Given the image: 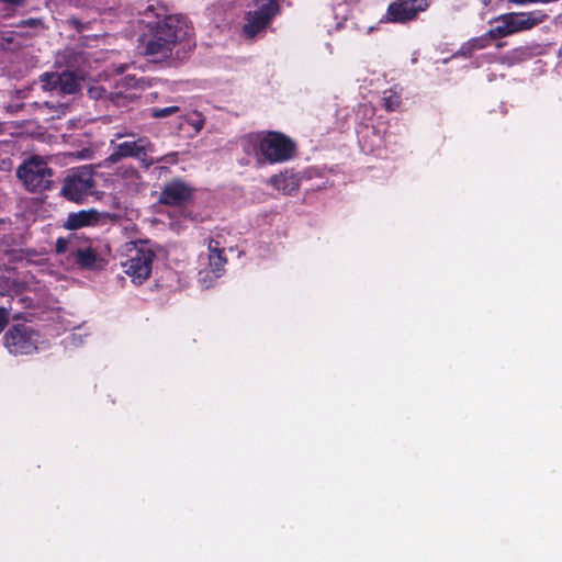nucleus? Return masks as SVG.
Masks as SVG:
<instances>
[{
    "label": "nucleus",
    "mask_w": 562,
    "mask_h": 562,
    "mask_svg": "<svg viewBox=\"0 0 562 562\" xmlns=\"http://www.w3.org/2000/svg\"><path fill=\"white\" fill-rule=\"evenodd\" d=\"M144 16L146 31L140 40L148 56L169 57L175 46L190 34L187 19L180 14H168V9L160 2L149 4Z\"/></svg>",
    "instance_id": "obj_1"
},
{
    "label": "nucleus",
    "mask_w": 562,
    "mask_h": 562,
    "mask_svg": "<svg viewBox=\"0 0 562 562\" xmlns=\"http://www.w3.org/2000/svg\"><path fill=\"white\" fill-rule=\"evenodd\" d=\"M244 150L254 153L259 164H281L291 160L296 154V143L278 131H261L244 137Z\"/></svg>",
    "instance_id": "obj_2"
},
{
    "label": "nucleus",
    "mask_w": 562,
    "mask_h": 562,
    "mask_svg": "<svg viewBox=\"0 0 562 562\" xmlns=\"http://www.w3.org/2000/svg\"><path fill=\"white\" fill-rule=\"evenodd\" d=\"M155 258L156 254L148 241L139 240L127 246L126 258L121 265L134 283L142 284L150 277Z\"/></svg>",
    "instance_id": "obj_3"
},
{
    "label": "nucleus",
    "mask_w": 562,
    "mask_h": 562,
    "mask_svg": "<svg viewBox=\"0 0 562 562\" xmlns=\"http://www.w3.org/2000/svg\"><path fill=\"white\" fill-rule=\"evenodd\" d=\"M95 187L94 171L90 166L68 170L63 180L60 195L68 201L81 203L92 194Z\"/></svg>",
    "instance_id": "obj_4"
},
{
    "label": "nucleus",
    "mask_w": 562,
    "mask_h": 562,
    "mask_svg": "<svg viewBox=\"0 0 562 562\" xmlns=\"http://www.w3.org/2000/svg\"><path fill=\"white\" fill-rule=\"evenodd\" d=\"M133 139L124 140L114 145L113 151L108 157V161L116 164L123 158H134L139 160L146 168L155 165V158L150 154L155 150L154 143L147 136H138L135 138V134H126Z\"/></svg>",
    "instance_id": "obj_5"
},
{
    "label": "nucleus",
    "mask_w": 562,
    "mask_h": 562,
    "mask_svg": "<svg viewBox=\"0 0 562 562\" xmlns=\"http://www.w3.org/2000/svg\"><path fill=\"white\" fill-rule=\"evenodd\" d=\"M53 176V169L40 157H32L16 169V177L30 192L49 189Z\"/></svg>",
    "instance_id": "obj_6"
},
{
    "label": "nucleus",
    "mask_w": 562,
    "mask_h": 562,
    "mask_svg": "<svg viewBox=\"0 0 562 562\" xmlns=\"http://www.w3.org/2000/svg\"><path fill=\"white\" fill-rule=\"evenodd\" d=\"M258 9L245 13L243 35L252 40L271 23L279 14L280 5L277 0H257Z\"/></svg>",
    "instance_id": "obj_7"
},
{
    "label": "nucleus",
    "mask_w": 562,
    "mask_h": 562,
    "mask_svg": "<svg viewBox=\"0 0 562 562\" xmlns=\"http://www.w3.org/2000/svg\"><path fill=\"white\" fill-rule=\"evenodd\" d=\"M429 5L430 0H393L389 3L380 23L406 24L415 21Z\"/></svg>",
    "instance_id": "obj_8"
},
{
    "label": "nucleus",
    "mask_w": 562,
    "mask_h": 562,
    "mask_svg": "<svg viewBox=\"0 0 562 562\" xmlns=\"http://www.w3.org/2000/svg\"><path fill=\"white\" fill-rule=\"evenodd\" d=\"M37 334L24 324L13 325L3 336V344L12 355H30L37 349Z\"/></svg>",
    "instance_id": "obj_9"
},
{
    "label": "nucleus",
    "mask_w": 562,
    "mask_h": 562,
    "mask_svg": "<svg viewBox=\"0 0 562 562\" xmlns=\"http://www.w3.org/2000/svg\"><path fill=\"white\" fill-rule=\"evenodd\" d=\"M194 188L181 178H175L164 184L158 201L168 206H181L193 198Z\"/></svg>",
    "instance_id": "obj_10"
},
{
    "label": "nucleus",
    "mask_w": 562,
    "mask_h": 562,
    "mask_svg": "<svg viewBox=\"0 0 562 562\" xmlns=\"http://www.w3.org/2000/svg\"><path fill=\"white\" fill-rule=\"evenodd\" d=\"M542 18L533 12H512L501 15L496 21L506 22V27L510 30V34L532 29L542 22Z\"/></svg>",
    "instance_id": "obj_11"
},
{
    "label": "nucleus",
    "mask_w": 562,
    "mask_h": 562,
    "mask_svg": "<svg viewBox=\"0 0 562 562\" xmlns=\"http://www.w3.org/2000/svg\"><path fill=\"white\" fill-rule=\"evenodd\" d=\"M72 258L81 269L97 270L103 267V260L97 250L91 247L89 239H85V245H78L72 251Z\"/></svg>",
    "instance_id": "obj_12"
},
{
    "label": "nucleus",
    "mask_w": 562,
    "mask_h": 562,
    "mask_svg": "<svg viewBox=\"0 0 562 562\" xmlns=\"http://www.w3.org/2000/svg\"><path fill=\"white\" fill-rule=\"evenodd\" d=\"M101 214L93 209L71 212L64 224L69 231H76L86 226H93L100 221Z\"/></svg>",
    "instance_id": "obj_13"
},
{
    "label": "nucleus",
    "mask_w": 562,
    "mask_h": 562,
    "mask_svg": "<svg viewBox=\"0 0 562 562\" xmlns=\"http://www.w3.org/2000/svg\"><path fill=\"white\" fill-rule=\"evenodd\" d=\"M59 76V93L60 94H72L76 93L80 88L79 77L76 72L65 70L58 72Z\"/></svg>",
    "instance_id": "obj_14"
},
{
    "label": "nucleus",
    "mask_w": 562,
    "mask_h": 562,
    "mask_svg": "<svg viewBox=\"0 0 562 562\" xmlns=\"http://www.w3.org/2000/svg\"><path fill=\"white\" fill-rule=\"evenodd\" d=\"M88 94L94 100L109 99L116 105H124L127 100V95L122 91L109 92L105 88L100 86L89 88Z\"/></svg>",
    "instance_id": "obj_15"
},
{
    "label": "nucleus",
    "mask_w": 562,
    "mask_h": 562,
    "mask_svg": "<svg viewBox=\"0 0 562 562\" xmlns=\"http://www.w3.org/2000/svg\"><path fill=\"white\" fill-rule=\"evenodd\" d=\"M209 259L210 266L214 272L222 270L226 263V258L223 255L224 249L221 247L220 241L210 239L209 241Z\"/></svg>",
    "instance_id": "obj_16"
},
{
    "label": "nucleus",
    "mask_w": 562,
    "mask_h": 562,
    "mask_svg": "<svg viewBox=\"0 0 562 562\" xmlns=\"http://www.w3.org/2000/svg\"><path fill=\"white\" fill-rule=\"evenodd\" d=\"M273 186L283 192H293L299 189V179L295 176H274L271 179Z\"/></svg>",
    "instance_id": "obj_17"
},
{
    "label": "nucleus",
    "mask_w": 562,
    "mask_h": 562,
    "mask_svg": "<svg viewBox=\"0 0 562 562\" xmlns=\"http://www.w3.org/2000/svg\"><path fill=\"white\" fill-rule=\"evenodd\" d=\"M382 101L384 109L389 112L398 110L402 104L401 94L393 88L383 91Z\"/></svg>",
    "instance_id": "obj_18"
},
{
    "label": "nucleus",
    "mask_w": 562,
    "mask_h": 562,
    "mask_svg": "<svg viewBox=\"0 0 562 562\" xmlns=\"http://www.w3.org/2000/svg\"><path fill=\"white\" fill-rule=\"evenodd\" d=\"M58 72H45L40 76L42 88L46 91H57L59 93Z\"/></svg>",
    "instance_id": "obj_19"
},
{
    "label": "nucleus",
    "mask_w": 562,
    "mask_h": 562,
    "mask_svg": "<svg viewBox=\"0 0 562 562\" xmlns=\"http://www.w3.org/2000/svg\"><path fill=\"white\" fill-rule=\"evenodd\" d=\"M204 117L201 113L193 112L187 115L183 119V122L180 123V126L189 125L193 128V134L196 135L201 132L204 126Z\"/></svg>",
    "instance_id": "obj_20"
},
{
    "label": "nucleus",
    "mask_w": 562,
    "mask_h": 562,
    "mask_svg": "<svg viewBox=\"0 0 562 562\" xmlns=\"http://www.w3.org/2000/svg\"><path fill=\"white\" fill-rule=\"evenodd\" d=\"M81 237L74 233L68 238L59 237L55 244V250L57 254H65L68 250L70 244H79Z\"/></svg>",
    "instance_id": "obj_21"
},
{
    "label": "nucleus",
    "mask_w": 562,
    "mask_h": 562,
    "mask_svg": "<svg viewBox=\"0 0 562 562\" xmlns=\"http://www.w3.org/2000/svg\"><path fill=\"white\" fill-rule=\"evenodd\" d=\"M506 26H507L506 22L497 21V25L494 27H491L487 31V34H488L491 41L499 40V38L510 35V30Z\"/></svg>",
    "instance_id": "obj_22"
},
{
    "label": "nucleus",
    "mask_w": 562,
    "mask_h": 562,
    "mask_svg": "<svg viewBox=\"0 0 562 562\" xmlns=\"http://www.w3.org/2000/svg\"><path fill=\"white\" fill-rule=\"evenodd\" d=\"M179 111L180 108L177 105H170L166 108H151L149 110V115L153 119H165L167 116L178 113Z\"/></svg>",
    "instance_id": "obj_23"
},
{
    "label": "nucleus",
    "mask_w": 562,
    "mask_h": 562,
    "mask_svg": "<svg viewBox=\"0 0 562 562\" xmlns=\"http://www.w3.org/2000/svg\"><path fill=\"white\" fill-rule=\"evenodd\" d=\"M491 38L487 32L481 36L473 37L468 41V49L480 50L487 47L491 44Z\"/></svg>",
    "instance_id": "obj_24"
},
{
    "label": "nucleus",
    "mask_w": 562,
    "mask_h": 562,
    "mask_svg": "<svg viewBox=\"0 0 562 562\" xmlns=\"http://www.w3.org/2000/svg\"><path fill=\"white\" fill-rule=\"evenodd\" d=\"M14 296L11 293L0 291V308L11 314Z\"/></svg>",
    "instance_id": "obj_25"
},
{
    "label": "nucleus",
    "mask_w": 562,
    "mask_h": 562,
    "mask_svg": "<svg viewBox=\"0 0 562 562\" xmlns=\"http://www.w3.org/2000/svg\"><path fill=\"white\" fill-rule=\"evenodd\" d=\"M158 162H166V164H170V165H176L178 162V153L177 151H172V153H169L167 155H164V156L155 159V164H158Z\"/></svg>",
    "instance_id": "obj_26"
},
{
    "label": "nucleus",
    "mask_w": 562,
    "mask_h": 562,
    "mask_svg": "<svg viewBox=\"0 0 562 562\" xmlns=\"http://www.w3.org/2000/svg\"><path fill=\"white\" fill-rule=\"evenodd\" d=\"M11 314L0 308V333L7 327L9 324Z\"/></svg>",
    "instance_id": "obj_27"
},
{
    "label": "nucleus",
    "mask_w": 562,
    "mask_h": 562,
    "mask_svg": "<svg viewBox=\"0 0 562 562\" xmlns=\"http://www.w3.org/2000/svg\"><path fill=\"white\" fill-rule=\"evenodd\" d=\"M467 47H468V42H467V43H464V44L461 46L460 50H459V54H460L461 56L465 57V58H467V57H471V55H472V53H473V49H468Z\"/></svg>",
    "instance_id": "obj_28"
},
{
    "label": "nucleus",
    "mask_w": 562,
    "mask_h": 562,
    "mask_svg": "<svg viewBox=\"0 0 562 562\" xmlns=\"http://www.w3.org/2000/svg\"><path fill=\"white\" fill-rule=\"evenodd\" d=\"M508 1L512 3H516V4H524L527 2H537V0H508Z\"/></svg>",
    "instance_id": "obj_29"
},
{
    "label": "nucleus",
    "mask_w": 562,
    "mask_h": 562,
    "mask_svg": "<svg viewBox=\"0 0 562 562\" xmlns=\"http://www.w3.org/2000/svg\"><path fill=\"white\" fill-rule=\"evenodd\" d=\"M132 171L134 175H136L138 177V171L136 169H133Z\"/></svg>",
    "instance_id": "obj_30"
},
{
    "label": "nucleus",
    "mask_w": 562,
    "mask_h": 562,
    "mask_svg": "<svg viewBox=\"0 0 562 562\" xmlns=\"http://www.w3.org/2000/svg\"><path fill=\"white\" fill-rule=\"evenodd\" d=\"M0 126H2V124L0 123Z\"/></svg>",
    "instance_id": "obj_31"
}]
</instances>
